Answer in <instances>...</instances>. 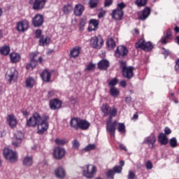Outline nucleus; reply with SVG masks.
Here are the masks:
<instances>
[{"instance_id":"nucleus-1","label":"nucleus","mask_w":179,"mask_h":179,"mask_svg":"<svg viewBox=\"0 0 179 179\" xmlns=\"http://www.w3.org/2000/svg\"><path fill=\"white\" fill-rule=\"evenodd\" d=\"M50 120V116L48 115H41L38 113L35 112L33 115L27 120V126L28 127H38L37 133L38 134H43L49 127L48 121Z\"/></svg>"},{"instance_id":"nucleus-40","label":"nucleus","mask_w":179,"mask_h":179,"mask_svg":"<svg viewBox=\"0 0 179 179\" xmlns=\"http://www.w3.org/2000/svg\"><path fill=\"white\" fill-rule=\"evenodd\" d=\"M89 1H88V6H90V8L94 9L97 8L99 3V0H89Z\"/></svg>"},{"instance_id":"nucleus-61","label":"nucleus","mask_w":179,"mask_h":179,"mask_svg":"<svg viewBox=\"0 0 179 179\" xmlns=\"http://www.w3.org/2000/svg\"><path fill=\"white\" fill-rule=\"evenodd\" d=\"M167 38H166L164 36L162 37L161 38V43L162 45H166L167 44Z\"/></svg>"},{"instance_id":"nucleus-12","label":"nucleus","mask_w":179,"mask_h":179,"mask_svg":"<svg viewBox=\"0 0 179 179\" xmlns=\"http://www.w3.org/2000/svg\"><path fill=\"white\" fill-rule=\"evenodd\" d=\"M66 150L64 148L57 147L53 149V157L56 159H62L65 156Z\"/></svg>"},{"instance_id":"nucleus-14","label":"nucleus","mask_w":179,"mask_h":179,"mask_svg":"<svg viewBox=\"0 0 179 179\" xmlns=\"http://www.w3.org/2000/svg\"><path fill=\"white\" fill-rule=\"evenodd\" d=\"M134 67L129 66L122 71V76L127 80H131L134 77Z\"/></svg>"},{"instance_id":"nucleus-29","label":"nucleus","mask_w":179,"mask_h":179,"mask_svg":"<svg viewBox=\"0 0 179 179\" xmlns=\"http://www.w3.org/2000/svg\"><path fill=\"white\" fill-rule=\"evenodd\" d=\"M80 121V117H73L71 118V120H70V126L74 128V129L78 130L79 127Z\"/></svg>"},{"instance_id":"nucleus-32","label":"nucleus","mask_w":179,"mask_h":179,"mask_svg":"<svg viewBox=\"0 0 179 179\" xmlns=\"http://www.w3.org/2000/svg\"><path fill=\"white\" fill-rule=\"evenodd\" d=\"M23 164L25 166H32L33 164V157H29V156H26L24 157V160H23Z\"/></svg>"},{"instance_id":"nucleus-5","label":"nucleus","mask_w":179,"mask_h":179,"mask_svg":"<svg viewBox=\"0 0 179 179\" xmlns=\"http://www.w3.org/2000/svg\"><path fill=\"white\" fill-rule=\"evenodd\" d=\"M6 78L10 84H11L12 82H15L18 78V71L14 67L10 68L8 70Z\"/></svg>"},{"instance_id":"nucleus-36","label":"nucleus","mask_w":179,"mask_h":179,"mask_svg":"<svg viewBox=\"0 0 179 179\" xmlns=\"http://www.w3.org/2000/svg\"><path fill=\"white\" fill-rule=\"evenodd\" d=\"M50 43V38L49 36H46L45 38H44V36H43L39 41L40 46H43V47H44L45 45H49Z\"/></svg>"},{"instance_id":"nucleus-4","label":"nucleus","mask_w":179,"mask_h":179,"mask_svg":"<svg viewBox=\"0 0 179 179\" xmlns=\"http://www.w3.org/2000/svg\"><path fill=\"white\" fill-rule=\"evenodd\" d=\"M3 157L10 162L15 163L17 161V155L16 152L6 148L3 150Z\"/></svg>"},{"instance_id":"nucleus-28","label":"nucleus","mask_w":179,"mask_h":179,"mask_svg":"<svg viewBox=\"0 0 179 179\" xmlns=\"http://www.w3.org/2000/svg\"><path fill=\"white\" fill-rule=\"evenodd\" d=\"M55 175L56 178L63 179L65 178L66 172L63 168L59 167L57 169H55Z\"/></svg>"},{"instance_id":"nucleus-13","label":"nucleus","mask_w":179,"mask_h":179,"mask_svg":"<svg viewBox=\"0 0 179 179\" xmlns=\"http://www.w3.org/2000/svg\"><path fill=\"white\" fill-rule=\"evenodd\" d=\"M62 101L59 99H53L49 101V107L52 110H58L62 108Z\"/></svg>"},{"instance_id":"nucleus-51","label":"nucleus","mask_w":179,"mask_h":179,"mask_svg":"<svg viewBox=\"0 0 179 179\" xmlns=\"http://www.w3.org/2000/svg\"><path fill=\"white\" fill-rule=\"evenodd\" d=\"M112 171H113V173L115 174V173H122V166H113V169H111Z\"/></svg>"},{"instance_id":"nucleus-47","label":"nucleus","mask_w":179,"mask_h":179,"mask_svg":"<svg viewBox=\"0 0 179 179\" xmlns=\"http://www.w3.org/2000/svg\"><path fill=\"white\" fill-rule=\"evenodd\" d=\"M117 125V131L120 133H124L125 131V124L124 123L119 122Z\"/></svg>"},{"instance_id":"nucleus-57","label":"nucleus","mask_w":179,"mask_h":179,"mask_svg":"<svg viewBox=\"0 0 179 179\" xmlns=\"http://www.w3.org/2000/svg\"><path fill=\"white\" fill-rule=\"evenodd\" d=\"M120 66L122 71L128 68V66H127V62L125 61H120Z\"/></svg>"},{"instance_id":"nucleus-23","label":"nucleus","mask_w":179,"mask_h":179,"mask_svg":"<svg viewBox=\"0 0 179 179\" xmlns=\"http://www.w3.org/2000/svg\"><path fill=\"white\" fill-rule=\"evenodd\" d=\"M113 109L108 103H103L102 106H101V111L103 113V117H108L110 114H111Z\"/></svg>"},{"instance_id":"nucleus-49","label":"nucleus","mask_w":179,"mask_h":179,"mask_svg":"<svg viewBox=\"0 0 179 179\" xmlns=\"http://www.w3.org/2000/svg\"><path fill=\"white\" fill-rule=\"evenodd\" d=\"M55 143L59 145H64L66 143V141L65 139L56 138L55 139Z\"/></svg>"},{"instance_id":"nucleus-10","label":"nucleus","mask_w":179,"mask_h":179,"mask_svg":"<svg viewBox=\"0 0 179 179\" xmlns=\"http://www.w3.org/2000/svg\"><path fill=\"white\" fill-rule=\"evenodd\" d=\"M103 43L104 41L101 37L94 36L91 38V46H92V48L101 49Z\"/></svg>"},{"instance_id":"nucleus-26","label":"nucleus","mask_w":179,"mask_h":179,"mask_svg":"<svg viewBox=\"0 0 179 179\" xmlns=\"http://www.w3.org/2000/svg\"><path fill=\"white\" fill-rule=\"evenodd\" d=\"M8 122L10 127L12 129H14L16 127V125L17 124V120L13 114L8 115Z\"/></svg>"},{"instance_id":"nucleus-48","label":"nucleus","mask_w":179,"mask_h":179,"mask_svg":"<svg viewBox=\"0 0 179 179\" xmlns=\"http://www.w3.org/2000/svg\"><path fill=\"white\" fill-rule=\"evenodd\" d=\"M43 31L40 29H36L35 32L36 38H39L40 40L44 37L43 35H42Z\"/></svg>"},{"instance_id":"nucleus-19","label":"nucleus","mask_w":179,"mask_h":179,"mask_svg":"<svg viewBox=\"0 0 179 179\" xmlns=\"http://www.w3.org/2000/svg\"><path fill=\"white\" fill-rule=\"evenodd\" d=\"M110 67V62L108 59H102L98 62V69L101 71H107Z\"/></svg>"},{"instance_id":"nucleus-8","label":"nucleus","mask_w":179,"mask_h":179,"mask_svg":"<svg viewBox=\"0 0 179 179\" xmlns=\"http://www.w3.org/2000/svg\"><path fill=\"white\" fill-rule=\"evenodd\" d=\"M29 27V22L27 20H22L17 23L16 29L19 32H25Z\"/></svg>"},{"instance_id":"nucleus-53","label":"nucleus","mask_w":179,"mask_h":179,"mask_svg":"<svg viewBox=\"0 0 179 179\" xmlns=\"http://www.w3.org/2000/svg\"><path fill=\"white\" fill-rule=\"evenodd\" d=\"M115 174V173L113 172V170L109 169V171H108V172H106V177H108V178H109V179H114Z\"/></svg>"},{"instance_id":"nucleus-16","label":"nucleus","mask_w":179,"mask_h":179,"mask_svg":"<svg viewBox=\"0 0 179 179\" xmlns=\"http://www.w3.org/2000/svg\"><path fill=\"white\" fill-rule=\"evenodd\" d=\"M99 20L96 19L90 20V26H88V32L95 31L99 29Z\"/></svg>"},{"instance_id":"nucleus-34","label":"nucleus","mask_w":179,"mask_h":179,"mask_svg":"<svg viewBox=\"0 0 179 179\" xmlns=\"http://www.w3.org/2000/svg\"><path fill=\"white\" fill-rule=\"evenodd\" d=\"M106 46H108L110 49L113 50L116 47V42L113 38H109L106 41Z\"/></svg>"},{"instance_id":"nucleus-2","label":"nucleus","mask_w":179,"mask_h":179,"mask_svg":"<svg viewBox=\"0 0 179 179\" xmlns=\"http://www.w3.org/2000/svg\"><path fill=\"white\" fill-rule=\"evenodd\" d=\"M117 113V110L115 108H112V112L109 114V118L106 121V131L109 133L110 136L115 138V131L117 125V121L114 120L113 122V118L116 117Z\"/></svg>"},{"instance_id":"nucleus-30","label":"nucleus","mask_w":179,"mask_h":179,"mask_svg":"<svg viewBox=\"0 0 179 179\" xmlns=\"http://www.w3.org/2000/svg\"><path fill=\"white\" fill-rule=\"evenodd\" d=\"M10 57L11 62L14 64L19 62L20 60L21 59L20 55L15 52L10 53Z\"/></svg>"},{"instance_id":"nucleus-27","label":"nucleus","mask_w":179,"mask_h":179,"mask_svg":"<svg viewBox=\"0 0 179 179\" xmlns=\"http://www.w3.org/2000/svg\"><path fill=\"white\" fill-rule=\"evenodd\" d=\"M81 48L79 46H76L70 50V57L77 58L80 54Z\"/></svg>"},{"instance_id":"nucleus-6","label":"nucleus","mask_w":179,"mask_h":179,"mask_svg":"<svg viewBox=\"0 0 179 179\" xmlns=\"http://www.w3.org/2000/svg\"><path fill=\"white\" fill-rule=\"evenodd\" d=\"M87 169H84L83 174L87 178H93L94 177V173L96 172V167L94 165H87L85 166Z\"/></svg>"},{"instance_id":"nucleus-24","label":"nucleus","mask_w":179,"mask_h":179,"mask_svg":"<svg viewBox=\"0 0 179 179\" xmlns=\"http://www.w3.org/2000/svg\"><path fill=\"white\" fill-rule=\"evenodd\" d=\"M157 141L162 145H166L169 143V138L164 133H159L157 137Z\"/></svg>"},{"instance_id":"nucleus-17","label":"nucleus","mask_w":179,"mask_h":179,"mask_svg":"<svg viewBox=\"0 0 179 179\" xmlns=\"http://www.w3.org/2000/svg\"><path fill=\"white\" fill-rule=\"evenodd\" d=\"M24 137V134H22V131H17L15 136H14V140L13 141V145L18 147L22 142V138Z\"/></svg>"},{"instance_id":"nucleus-35","label":"nucleus","mask_w":179,"mask_h":179,"mask_svg":"<svg viewBox=\"0 0 179 179\" xmlns=\"http://www.w3.org/2000/svg\"><path fill=\"white\" fill-rule=\"evenodd\" d=\"M148 2V0H135L134 4L138 8H143L146 6Z\"/></svg>"},{"instance_id":"nucleus-20","label":"nucleus","mask_w":179,"mask_h":179,"mask_svg":"<svg viewBox=\"0 0 179 179\" xmlns=\"http://www.w3.org/2000/svg\"><path fill=\"white\" fill-rule=\"evenodd\" d=\"M85 11V6L81 3L76 4L74 6V15L77 17H80Z\"/></svg>"},{"instance_id":"nucleus-31","label":"nucleus","mask_w":179,"mask_h":179,"mask_svg":"<svg viewBox=\"0 0 179 179\" xmlns=\"http://www.w3.org/2000/svg\"><path fill=\"white\" fill-rule=\"evenodd\" d=\"M145 40L144 38H141L137 40V41L135 43V48L136 49H141V50H143V48L145 46Z\"/></svg>"},{"instance_id":"nucleus-3","label":"nucleus","mask_w":179,"mask_h":179,"mask_svg":"<svg viewBox=\"0 0 179 179\" xmlns=\"http://www.w3.org/2000/svg\"><path fill=\"white\" fill-rule=\"evenodd\" d=\"M127 7V5L124 2L122 1L117 4L116 9L112 10V13H110V16H112V19L116 21L122 20L124 15V9Z\"/></svg>"},{"instance_id":"nucleus-45","label":"nucleus","mask_w":179,"mask_h":179,"mask_svg":"<svg viewBox=\"0 0 179 179\" xmlns=\"http://www.w3.org/2000/svg\"><path fill=\"white\" fill-rule=\"evenodd\" d=\"M96 149V145L94 143L88 144L85 148H84V151L90 152L92 150H94Z\"/></svg>"},{"instance_id":"nucleus-39","label":"nucleus","mask_w":179,"mask_h":179,"mask_svg":"<svg viewBox=\"0 0 179 179\" xmlns=\"http://www.w3.org/2000/svg\"><path fill=\"white\" fill-rule=\"evenodd\" d=\"M62 10L63 11V13L64 15H69L72 11V5L71 4L64 5Z\"/></svg>"},{"instance_id":"nucleus-59","label":"nucleus","mask_w":179,"mask_h":179,"mask_svg":"<svg viewBox=\"0 0 179 179\" xmlns=\"http://www.w3.org/2000/svg\"><path fill=\"white\" fill-rule=\"evenodd\" d=\"M164 131L165 136L170 135L171 134V132H172L171 129L169 127H166L164 128Z\"/></svg>"},{"instance_id":"nucleus-33","label":"nucleus","mask_w":179,"mask_h":179,"mask_svg":"<svg viewBox=\"0 0 179 179\" xmlns=\"http://www.w3.org/2000/svg\"><path fill=\"white\" fill-rule=\"evenodd\" d=\"M154 48L153 44L150 41L145 42L143 48V51L151 52Z\"/></svg>"},{"instance_id":"nucleus-25","label":"nucleus","mask_w":179,"mask_h":179,"mask_svg":"<svg viewBox=\"0 0 179 179\" xmlns=\"http://www.w3.org/2000/svg\"><path fill=\"white\" fill-rule=\"evenodd\" d=\"M90 127V123L86 120H83L80 118V122L78 124V129L81 130H87Z\"/></svg>"},{"instance_id":"nucleus-42","label":"nucleus","mask_w":179,"mask_h":179,"mask_svg":"<svg viewBox=\"0 0 179 179\" xmlns=\"http://www.w3.org/2000/svg\"><path fill=\"white\" fill-rule=\"evenodd\" d=\"M109 92L110 93V96H117L120 94V91L115 87H110Z\"/></svg>"},{"instance_id":"nucleus-56","label":"nucleus","mask_w":179,"mask_h":179,"mask_svg":"<svg viewBox=\"0 0 179 179\" xmlns=\"http://www.w3.org/2000/svg\"><path fill=\"white\" fill-rule=\"evenodd\" d=\"M145 168L147 170H150L153 168L152 162L150 160H148L145 162Z\"/></svg>"},{"instance_id":"nucleus-7","label":"nucleus","mask_w":179,"mask_h":179,"mask_svg":"<svg viewBox=\"0 0 179 179\" xmlns=\"http://www.w3.org/2000/svg\"><path fill=\"white\" fill-rule=\"evenodd\" d=\"M48 0H31L34 10H41L44 9Z\"/></svg>"},{"instance_id":"nucleus-41","label":"nucleus","mask_w":179,"mask_h":179,"mask_svg":"<svg viewBox=\"0 0 179 179\" xmlns=\"http://www.w3.org/2000/svg\"><path fill=\"white\" fill-rule=\"evenodd\" d=\"M86 23H87V17H83V18H81V20H80V24L78 25L80 31H83L84 30Z\"/></svg>"},{"instance_id":"nucleus-46","label":"nucleus","mask_w":179,"mask_h":179,"mask_svg":"<svg viewBox=\"0 0 179 179\" xmlns=\"http://www.w3.org/2000/svg\"><path fill=\"white\" fill-rule=\"evenodd\" d=\"M96 69V64L93 62H90L88 64H87V67H85V71H94Z\"/></svg>"},{"instance_id":"nucleus-22","label":"nucleus","mask_w":179,"mask_h":179,"mask_svg":"<svg viewBox=\"0 0 179 179\" xmlns=\"http://www.w3.org/2000/svg\"><path fill=\"white\" fill-rule=\"evenodd\" d=\"M41 78L45 83H50L52 78V73L48 71V69H44L43 71L41 74Z\"/></svg>"},{"instance_id":"nucleus-38","label":"nucleus","mask_w":179,"mask_h":179,"mask_svg":"<svg viewBox=\"0 0 179 179\" xmlns=\"http://www.w3.org/2000/svg\"><path fill=\"white\" fill-rule=\"evenodd\" d=\"M10 48L8 45L2 46L0 48V52L1 55L5 56L8 55L10 54Z\"/></svg>"},{"instance_id":"nucleus-63","label":"nucleus","mask_w":179,"mask_h":179,"mask_svg":"<svg viewBox=\"0 0 179 179\" xmlns=\"http://www.w3.org/2000/svg\"><path fill=\"white\" fill-rule=\"evenodd\" d=\"M106 15V11H101L98 13V18H103Z\"/></svg>"},{"instance_id":"nucleus-15","label":"nucleus","mask_w":179,"mask_h":179,"mask_svg":"<svg viewBox=\"0 0 179 179\" xmlns=\"http://www.w3.org/2000/svg\"><path fill=\"white\" fill-rule=\"evenodd\" d=\"M44 17L41 14H36L32 20V23L34 27H40L43 24Z\"/></svg>"},{"instance_id":"nucleus-37","label":"nucleus","mask_w":179,"mask_h":179,"mask_svg":"<svg viewBox=\"0 0 179 179\" xmlns=\"http://www.w3.org/2000/svg\"><path fill=\"white\" fill-rule=\"evenodd\" d=\"M35 84V80L32 77H29L26 80V86L28 88H33Z\"/></svg>"},{"instance_id":"nucleus-18","label":"nucleus","mask_w":179,"mask_h":179,"mask_svg":"<svg viewBox=\"0 0 179 179\" xmlns=\"http://www.w3.org/2000/svg\"><path fill=\"white\" fill-rule=\"evenodd\" d=\"M151 14V8L150 7H145L143 10L141 15L138 16V20L145 21Z\"/></svg>"},{"instance_id":"nucleus-64","label":"nucleus","mask_w":179,"mask_h":179,"mask_svg":"<svg viewBox=\"0 0 179 179\" xmlns=\"http://www.w3.org/2000/svg\"><path fill=\"white\" fill-rule=\"evenodd\" d=\"M22 113L25 117H28V116L29 115V113L27 110H22Z\"/></svg>"},{"instance_id":"nucleus-9","label":"nucleus","mask_w":179,"mask_h":179,"mask_svg":"<svg viewBox=\"0 0 179 179\" xmlns=\"http://www.w3.org/2000/svg\"><path fill=\"white\" fill-rule=\"evenodd\" d=\"M128 55V50L124 45H118L115 51V57L123 58Z\"/></svg>"},{"instance_id":"nucleus-50","label":"nucleus","mask_w":179,"mask_h":179,"mask_svg":"<svg viewBox=\"0 0 179 179\" xmlns=\"http://www.w3.org/2000/svg\"><path fill=\"white\" fill-rule=\"evenodd\" d=\"M162 55H164V59H166L168 56L171 55V52L169 50L166 49L165 48H162Z\"/></svg>"},{"instance_id":"nucleus-55","label":"nucleus","mask_w":179,"mask_h":179,"mask_svg":"<svg viewBox=\"0 0 179 179\" xmlns=\"http://www.w3.org/2000/svg\"><path fill=\"white\" fill-rule=\"evenodd\" d=\"M113 3V0H105V2L103 3V6L105 8H108L111 6Z\"/></svg>"},{"instance_id":"nucleus-60","label":"nucleus","mask_w":179,"mask_h":179,"mask_svg":"<svg viewBox=\"0 0 179 179\" xmlns=\"http://www.w3.org/2000/svg\"><path fill=\"white\" fill-rule=\"evenodd\" d=\"M174 69L176 71L179 70V58L176 60Z\"/></svg>"},{"instance_id":"nucleus-52","label":"nucleus","mask_w":179,"mask_h":179,"mask_svg":"<svg viewBox=\"0 0 179 179\" xmlns=\"http://www.w3.org/2000/svg\"><path fill=\"white\" fill-rule=\"evenodd\" d=\"M38 64H36V63L34 62H32L30 61V63H28L26 66V69L27 70H29L31 69H34V68H36V66H37Z\"/></svg>"},{"instance_id":"nucleus-44","label":"nucleus","mask_w":179,"mask_h":179,"mask_svg":"<svg viewBox=\"0 0 179 179\" xmlns=\"http://www.w3.org/2000/svg\"><path fill=\"white\" fill-rule=\"evenodd\" d=\"M71 145H72L73 149L78 150L80 146V143L78 139H74V140L71 141Z\"/></svg>"},{"instance_id":"nucleus-58","label":"nucleus","mask_w":179,"mask_h":179,"mask_svg":"<svg viewBox=\"0 0 179 179\" xmlns=\"http://www.w3.org/2000/svg\"><path fill=\"white\" fill-rule=\"evenodd\" d=\"M135 177H136V175H135L134 172H133L132 171H129L127 178L128 179H135Z\"/></svg>"},{"instance_id":"nucleus-21","label":"nucleus","mask_w":179,"mask_h":179,"mask_svg":"<svg viewBox=\"0 0 179 179\" xmlns=\"http://www.w3.org/2000/svg\"><path fill=\"white\" fill-rule=\"evenodd\" d=\"M38 54L36 52H34L30 53L29 57H30V62H33L38 65V64H42L43 62V59L42 57H39L38 60L36 59V57H38Z\"/></svg>"},{"instance_id":"nucleus-11","label":"nucleus","mask_w":179,"mask_h":179,"mask_svg":"<svg viewBox=\"0 0 179 179\" xmlns=\"http://www.w3.org/2000/svg\"><path fill=\"white\" fill-rule=\"evenodd\" d=\"M156 141H157V138L155 135L153 133H152L150 134V136L145 138L143 143L147 144L150 149H153Z\"/></svg>"},{"instance_id":"nucleus-62","label":"nucleus","mask_w":179,"mask_h":179,"mask_svg":"<svg viewBox=\"0 0 179 179\" xmlns=\"http://www.w3.org/2000/svg\"><path fill=\"white\" fill-rule=\"evenodd\" d=\"M120 85L123 87L125 88L127 87V81L125 80H122L120 82Z\"/></svg>"},{"instance_id":"nucleus-43","label":"nucleus","mask_w":179,"mask_h":179,"mask_svg":"<svg viewBox=\"0 0 179 179\" xmlns=\"http://www.w3.org/2000/svg\"><path fill=\"white\" fill-rule=\"evenodd\" d=\"M169 145L171 148H176L178 147V141L176 137H173L169 140Z\"/></svg>"},{"instance_id":"nucleus-54","label":"nucleus","mask_w":179,"mask_h":179,"mask_svg":"<svg viewBox=\"0 0 179 179\" xmlns=\"http://www.w3.org/2000/svg\"><path fill=\"white\" fill-rule=\"evenodd\" d=\"M117 84H118V79L117 78H115L110 80V81H109L108 85L112 86V87H115Z\"/></svg>"}]
</instances>
